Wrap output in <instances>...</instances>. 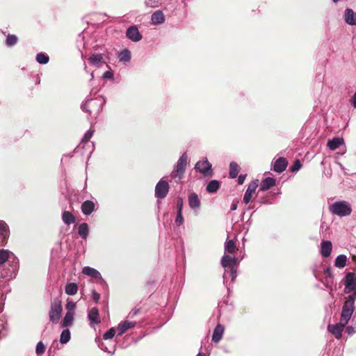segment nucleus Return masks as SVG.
Wrapping results in <instances>:
<instances>
[{"label": "nucleus", "mask_w": 356, "mask_h": 356, "mask_svg": "<svg viewBox=\"0 0 356 356\" xmlns=\"http://www.w3.org/2000/svg\"><path fill=\"white\" fill-rule=\"evenodd\" d=\"M329 211L340 217L349 216L352 212L350 204L346 201H337L329 206Z\"/></svg>", "instance_id": "f257e3e1"}, {"label": "nucleus", "mask_w": 356, "mask_h": 356, "mask_svg": "<svg viewBox=\"0 0 356 356\" xmlns=\"http://www.w3.org/2000/svg\"><path fill=\"white\" fill-rule=\"evenodd\" d=\"M356 298V293L354 294H352L349 296L346 300L345 301L343 307H342V312L341 315L340 319H341V321H346L348 323L350 317L352 316V314L354 312V304H355V300Z\"/></svg>", "instance_id": "f03ea898"}, {"label": "nucleus", "mask_w": 356, "mask_h": 356, "mask_svg": "<svg viewBox=\"0 0 356 356\" xmlns=\"http://www.w3.org/2000/svg\"><path fill=\"white\" fill-rule=\"evenodd\" d=\"M63 311L61 300L58 298H54L51 302L49 310V318L54 323H57L61 316Z\"/></svg>", "instance_id": "7ed1b4c3"}, {"label": "nucleus", "mask_w": 356, "mask_h": 356, "mask_svg": "<svg viewBox=\"0 0 356 356\" xmlns=\"http://www.w3.org/2000/svg\"><path fill=\"white\" fill-rule=\"evenodd\" d=\"M188 156L186 153L183 154L177 161L175 169L172 172V178L181 179L185 172L187 165Z\"/></svg>", "instance_id": "20e7f679"}, {"label": "nucleus", "mask_w": 356, "mask_h": 356, "mask_svg": "<svg viewBox=\"0 0 356 356\" xmlns=\"http://www.w3.org/2000/svg\"><path fill=\"white\" fill-rule=\"evenodd\" d=\"M169 188V184L166 181L160 180L155 187V196L159 199L165 197Z\"/></svg>", "instance_id": "39448f33"}, {"label": "nucleus", "mask_w": 356, "mask_h": 356, "mask_svg": "<svg viewBox=\"0 0 356 356\" xmlns=\"http://www.w3.org/2000/svg\"><path fill=\"white\" fill-rule=\"evenodd\" d=\"M347 322L346 321H341V319H340L339 323L334 324V325H328L327 330L330 332H331L334 337L339 339L342 337V332L345 327V326L347 325Z\"/></svg>", "instance_id": "423d86ee"}, {"label": "nucleus", "mask_w": 356, "mask_h": 356, "mask_svg": "<svg viewBox=\"0 0 356 356\" xmlns=\"http://www.w3.org/2000/svg\"><path fill=\"white\" fill-rule=\"evenodd\" d=\"M259 185V180L255 179L252 181L248 186V189L245 191V193L243 197V202L245 204H248L252 197L253 194L255 193V191Z\"/></svg>", "instance_id": "0eeeda50"}, {"label": "nucleus", "mask_w": 356, "mask_h": 356, "mask_svg": "<svg viewBox=\"0 0 356 356\" xmlns=\"http://www.w3.org/2000/svg\"><path fill=\"white\" fill-rule=\"evenodd\" d=\"M195 169L203 175L211 173V164L208 160L198 161L195 165Z\"/></svg>", "instance_id": "6e6552de"}, {"label": "nucleus", "mask_w": 356, "mask_h": 356, "mask_svg": "<svg viewBox=\"0 0 356 356\" xmlns=\"http://www.w3.org/2000/svg\"><path fill=\"white\" fill-rule=\"evenodd\" d=\"M126 35L134 42H138L142 39V35L136 26L129 27L127 30Z\"/></svg>", "instance_id": "1a4fd4ad"}, {"label": "nucleus", "mask_w": 356, "mask_h": 356, "mask_svg": "<svg viewBox=\"0 0 356 356\" xmlns=\"http://www.w3.org/2000/svg\"><path fill=\"white\" fill-rule=\"evenodd\" d=\"M287 165V160L284 157H280L274 162L273 170L276 172L281 173L286 170Z\"/></svg>", "instance_id": "9d476101"}, {"label": "nucleus", "mask_w": 356, "mask_h": 356, "mask_svg": "<svg viewBox=\"0 0 356 356\" xmlns=\"http://www.w3.org/2000/svg\"><path fill=\"white\" fill-rule=\"evenodd\" d=\"M136 323L134 321H124L118 324L117 330L118 331V335L122 336L128 330L135 327Z\"/></svg>", "instance_id": "9b49d317"}, {"label": "nucleus", "mask_w": 356, "mask_h": 356, "mask_svg": "<svg viewBox=\"0 0 356 356\" xmlns=\"http://www.w3.org/2000/svg\"><path fill=\"white\" fill-rule=\"evenodd\" d=\"M225 327L221 324H218L215 327L213 335H212V341L214 343H218L224 334Z\"/></svg>", "instance_id": "f8f14e48"}, {"label": "nucleus", "mask_w": 356, "mask_h": 356, "mask_svg": "<svg viewBox=\"0 0 356 356\" xmlns=\"http://www.w3.org/2000/svg\"><path fill=\"white\" fill-rule=\"evenodd\" d=\"M346 288L355 290L356 288V276L354 273H348L346 275Z\"/></svg>", "instance_id": "ddd939ff"}, {"label": "nucleus", "mask_w": 356, "mask_h": 356, "mask_svg": "<svg viewBox=\"0 0 356 356\" xmlns=\"http://www.w3.org/2000/svg\"><path fill=\"white\" fill-rule=\"evenodd\" d=\"M332 250V244L330 241H323L321 245V253L322 256L327 257L330 255Z\"/></svg>", "instance_id": "4468645a"}, {"label": "nucleus", "mask_w": 356, "mask_h": 356, "mask_svg": "<svg viewBox=\"0 0 356 356\" xmlns=\"http://www.w3.org/2000/svg\"><path fill=\"white\" fill-rule=\"evenodd\" d=\"M345 21L349 25H356V13L351 8H347L344 14Z\"/></svg>", "instance_id": "2eb2a0df"}, {"label": "nucleus", "mask_w": 356, "mask_h": 356, "mask_svg": "<svg viewBox=\"0 0 356 356\" xmlns=\"http://www.w3.org/2000/svg\"><path fill=\"white\" fill-rule=\"evenodd\" d=\"M95 203L91 200H86L81 204V211L84 215L88 216L95 210Z\"/></svg>", "instance_id": "dca6fc26"}, {"label": "nucleus", "mask_w": 356, "mask_h": 356, "mask_svg": "<svg viewBox=\"0 0 356 356\" xmlns=\"http://www.w3.org/2000/svg\"><path fill=\"white\" fill-rule=\"evenodd\" d=\"M88 60L91 65L97 67L105 63L103 59V56L100 54H92L90 56Z\"/></svg>", "instance_id": "f3484780"}, {"label": "nucleus", "mask_w": 356, "mask_h": 356, "mask_svg": "<svg viewBox=\"0 0 356 356\" xmlns=\"http://www.w3.org/2000/svg\"><path fill=\"white\" fill-rule=\"evenodd\" d=\"M275 185V179L273 177H266L261 183L260 190L265 191Z\"/></svg>", "instance_id": "a211bd4d"}, {"label": "nucleus", "mask_w": 356, "mask_h": 356, "mask_svg": "<svg viewBox=\"0 0 356 356\" xmlns=\"http://www.w3.org/2000/svg\"><path fill=\"white\" fill-rule=\"evenodd\" d=\"M99 310L97 307H92L88 313V318L91 323L98 324L100 323Z\"/></svg>", "instance_id": "6ab92c4d"}, {"label": "nucleus", "mask_w": 356, "mask_h": 356, "mask_svg": "<svg viewBox=\"0 0 356 356\" xmlns=\"http://www.w3.org/2000/svg\"><path fill=\"white\" fill-rule=\"evenodd\" d=\"M343 143V139L339 137L333 138L332 140H329L327 143V146L331 150H335Z\"/></svg>", "instance_id": "aec40b11"}, {"label": "nucleus", "mask_w": 356, "mask_h": 356, "mask_svg": "<svg viewBox=\"0 0 356 356\" xmlns=\"http://www.w3.org/2000/svg\"><path fill=\"white\" fill-rule=\"evenodd\" d=\"M188 204L192 209H197L200 206V200L197 195L195 193H191L188 197Z\"/></svg>", "instance_id": "412c9836"}, {"label": "nucleus", "mask_w": 356, "mask_h": 356, "mask_svg": "<svg viewBox=\"0 0 356 356\" xmlns=\"http://www.w3.org/2000/svg\"><path fill=\"white\" fill-rule=\"evenodd\" d=\"M82 273H83V274H84L86 275L90 276V277H94L96 279L101 277V274L98 270H97L96 269H95L93 268L89 267V266L84 267L82 270Z\"/></svg>", "instance_id": "4be33fe9"}, {"label": "nucleus", "mask_w": 356, "mask_h": 356, "mask_svg": "<svg viewBox=\"0 0 356 356\" xmlns=\"http://www.w3.org/2000/svg\"><path fill=\"white\" fill-rule=\"evenodd\" d=\"M74 320V312H67L64 318L62 321L63 327H70L72 325Z\"/></svg>", "instance_id": "5701e85b"}, {"label": "nucleus", "mask_w": 356, "mask_h": 356, "mask_svg": "<svg viewBox=\"0 0 356 356\" xmlns=\"http://www.w3.org/2000/svg\"><path fill=\"white\" fill-rule=\"evenodd\" d=\"M7 241L6 225L0 223V245H4Z\"/></svg>", "instance_id": "b1692460"}, {"label": "nucleus", "mask_w": 356, "mask_h": 356, "mask_svg": "<svg viewBox=\"0 0 356 356\" xmlns=\"http://www.w3.org/2000/svg\"><path fill=\"white\" fill-rule=\"evenodd\" d=\"M62 220L66 225H70L75 222V216L70 211H65L62 214Z\"/></svg>", "instance_id": "393cba45"}, {"label": "nucleus", "mask_w": 356, "mask_h": 356, "mask_svg": "<svg viewBox=\"0 0 356 356\" xmlns=\"http://www.w3.org/2000/svg\"><path fill=\"white\" fill-rule=\"evenodd\" d=\"M240 167L236 162H231L229 164V177L236 178L239 172Z\"/></svg>", "instance_id": "a878e982"}, {"label": "nucleus", "mask_w": 356, "mask_h": 356, "mask_svg": "<svg viewBox=\"0 0 356 356\" xmlns=\"http://www.w3.org/2000/svg\"><path fill=\"white\" fill-rule=\"evenodd\" d=\"M89 227L86 222L81 223L78 228L79 234L83 238L86 239L88 235Z\"/></svg>", "instance_id": "bb28decb"}, {"label": "nucleus", "mask_w": 356, "mask_h": 356, "mask_svg": "<svg viewBox=\"0 0 356 356\" xmlns=\"http://www.w3.org/2000/svg\"><path fill=\"white\" fill-rule=\"evenodd\" d=\"M164 15L161 10H157L152 15V20L154 24H161L164 22Z\"/></svg>", "instance_id": "cd10ccee"}, {"label": "nucleus", "mask_w": 356, "mask_h": 356, "mask_svg": "<svg viewBox=\"0 0 356 356\" xmlns=\"http://www.w3.org/2000/svg\"><path fill=\"white\" fill-rule=\"evenodd\" d=\"M65 293L70 296H74L77 293L78 286L76 283L71 282L65 286Z\"/></svg>", "instance_id": "c85d7f7f"}, {"label": "nucleus", "mask_w": 356, "mask_h": 356, "mask_svg": "<svg viewBox=\"0 0 356 356\" xmlns=\"http://www.w3.org/2000/svg\"><path fill=\"white\" fill-rule=\"evenodd\" d=\"M220 187V182L217 180L211 181L207 186V191L210 193L216 192Z\"/></svg>", "instance_id": "c756f323"}, {"label": "nucleus", "mask_w": 356, "mask_h": 356, "mask_svg": "<svg viewBox=\"0 0 356 356\" xmlns=\"http://www.w3.org/2000/svg\"><path fill=\"white\" fill-rule=\"evenodd\" d=\"M347 257L344 254L339 255L334 261V265L338 268H343L346 264Z\"/></svg>", "instance_id": "7c9ffc66"}, {"label": "nucleus", "mask_w": 356, "mask_h": 356, "mask_svg": "<svg viewBox=\"0 0 356 356\" xmlns=\"http://www.w3.org/2000/svg\"><path fill=\"white\" fill-rule=\"evenodd\" d=\"M236 259L228 255H224L221 260L222 266L225 268L231 266L235 262Z\"/></svg>", "instance_id": "2f4dec72"}, {"label": "nucleus", "mask_w": 356, "mask_h": 356, "mask_svg": "<svg viewBox=\"0 0 356 356\" xmlns=\"http://www.w3.org/2000/svg\"><path fill=\"white\" fill-rule=\"evenodd\" d=\"M225 251L228 253L233 254L236 250V243L233 240H229L225 245Z\"/></svg>", "instance_id": "473e14b6"}, {"label": "nucleus", "mask_w": 356, "mask_h": 356, "mask_svg": "<svg viewBox=\"0 0 356 356\" xmlns=\"http://www.w3.org/2000/svg\"><path fill=\"white\" fill-rule=\"evenodd\" d=\"M120 61L128 62L131 59V52L128 49L122 51L119 55Z\"/></svg>", "instance_id": "72a5a7b5"}, {"label": "nucleus", "mask_w": 356, "mask_h": 356, "mask_svg": "<svg viewBox=\"0 0 356 356\" xmlns=\"http://www.w3.org/2000/svg\"><path fill=\"white\" fill-rule=\"evenodd\" d=\"M70 339V332L68 329L64 330L60 337V342L61 343H67Z\"/></svg>", "instance_id": "f704fd0d"}, {"label": "nucleus", "mask_w": 356, "mask_h": 356, "mask_svg": "<svg viewBox=\"0 0 356 356\" xmlns=\"http://www.w3.org/2000/svg\"><path fill=\"white\" fill-rule=\"evenodd\" d=\"M18 38L15 35L8 34L6 40V44L8 47L13 46L17 43Z\"/></svg>", "instance_id": "c9c22d12"}, {"label": "nucleus", "mask_w": 356, "mask_h": 356, "mask_svg": "<svg viewBox=\"0 0 356 356\" xmlns=\"http://www.w3.org/2000/svg\"><path fill=\"white\" fill-rule=\"evenodd\" d=\"M10 257V251L4 249L0 250V266L3 264Z\"/></svg>", "instance_id": "e433bc0d"}, {"label": "nucleus", "mask_w": 356, "mask_h": 356, "mask_svg": "<svg viewBox=\"0 0 356 356\" xmlns=\"http://www.w3.org/2000/svg\"><path fill=\"white\" fill-rule=\"evenodd\" d=\"M49 58L47 55L40 53L36 56V60L40 64H46L49 62Z\"/></svg>", "instance_id": "4c0bfd02"}, {"label": "nucleus", "mask_w": 356, "mask_h": 356, "mask_svg": "<svg viewBox=\"0 0 356 356\" xmlns=\"http://www.w3.org/2000/svg\"><path fill=\"white\" fill-rule=\"evenodd\" d=\"M324 274L325 275V280L327 283L332 282L333 274L331 268L328 267L324 270Z\"/></svg>", "instance_id": "58836bf2"}, {"label": "nucleus", "mask_w": 356, "mask_h": 356, "mask_svg": "<svg viewBox=\"0 0 356 356\" xmlns=\"http://www.w3.org/2000/svg\"><path fill=\"white\" fill-rule=\"evenodd\" d=\"M115 334V329L114 327L110 328L106 332H105L103 335V339L105 340L112 339Z\"/></svg>", "instance_id": "ea45409f"}, {"label": "nucleus", "mask_w": 356, "mask_h": 356, "mask_svg": "<svg viewBox=\"0 0 356 356\" xmlns=\"http://www.w3.org/2000/svg\"><path fill=\"white\" fill-rule=\"evenodd\" d=\"M45 351V346L42 341L37 343L35 352L38 355H42Z\"/></svg>", "instance_id": "a19ab883"}, {"label": "nucleus", "mask_w": 356, "mask_h": 356, "mask_svg": "<svg viewBox=\"0 0 356 356\" xmlns=\"http://www.w3.org/2000/svg\"><path fill=\"white\" fill-rule=\"evenodd\" d=\"M302 164L300 160L297 159L294 161L293 164L290 167L291 172H296L300 169Z\"/></svg>", "instance_id": "79ce46f5"}, {"label": "nucleus", "mask_w": 356, "mask_h": 356, "mask_svg": "<svg viewBox=\"0 0 356 356\" xmlns=\"http://www.w3.org/2000/svg\"><path fill=\"white\" fill-rule=\"evenodd\" d=\"M92 134H93V131H91V130L88 131L85 134V135H84L81 142L82 143H87V142H88L90 140V139L91 138V137L92 136Z\"/></svg>", "instance_id": "37998d69"}, {"label": "nucleus", "mask_w": 356, "mask_h": 356, "mask_svg": "<svg viewBox=\"0 0 356 356\" xmlns=\"http://www.w3.org/2000/svg\"><path fill=\"white\" fill-rule=\"evenodd\" d=\"M183 200L181 197H178L177 200V213L182 212L183 209Z\"/></svg>", "instance_id": "c03bdc74"}, {"label": "nucleus", "mask_w": 356, "mask_h": 356, "mask_svg": "<svg viewBox=\"0 0 356 356\" xmlns=\"http://www.w3.org/2000/svg\"><path fill=\"white\" fill-rule=\"evenodd\" d=\"M175 222H176V224L177 225H181L183 223L184 218H183V216H182V212L177 213Z\"/></svg>", "instance_id": "a18cd8bd"}, {"label": "nucleus", "mask_w": 356, "mask_h": 356, "mask_svg": "<svg viewBox=\"0 0 356 356\" xmlns=\"http://www.w3.org/2000/svg\"><path fill=\"white\" fill-rule=\"evenodd\" d=\"M75 306L76 305L74 302L69 301L66 305V309H67V312H74Z\"/></svg>", "instance_id": "49530a36"}, {"label": "nucleus", "mask_w": 356, "mask_h": 356, "mask_svg": "<svg viewBox=\"0 0 356 356\" xmlns=\"http://www.w3.org/2000/svg\"><path fill=\"white\" fill-rule=\"evenodd\" d=\"M140 312V309H137V308H134L133 309L131 312L129 313V316H131V318L134 317L135 316H136Z\"/></svg>", "instance_id": "de8ad7c7"}, {"label": "nucleus", "mask_w": 356, "mask_h": 356, "mask_svg": "<svg viewBox=\"0 0 356 356\" xmlns=\"http://www.w3.org/2000/svg\"><path fill=\"white\" fill-rule=\"evenodd\" d=\"M246 177V175H240L238 177V183L241 185L243 184Z\"/></svg>", "instance_id": "09e8293b"}, {"label": "nucleus", "mask_w": 356, "mask_h": 356, "mask_svg": "<svg viewBox=\"0 0 356 356\" xmlns=\"http://www.w3.org/2000/svg\"><path fill=\"white\" fill-rule=\"evenodd\" d=\"M99 298H100V295L97 292L93 291L92 292V299H93V300L95 302H97L99 301Z\"/></svg>", "instance_id": "8fccbe9b"}, {"label": "nucleus", "mask_w": 356, "mask_h": 356, "mask_svg": "<svg viewBox=\"0 0 356 356\" xmlns=\"http://www.w3.org/2000/svg\"><path fill=\"white\" fill-rule=\"evenodd\" d=\"M350 102L354 106V108H356V92L353 95V97L350 99Z\"/></svg>", "instance_id": "3c124183"}, {"label": "nucleus", "mask_w": 356, "mask_h": 356, "mask_svg": "<svg viewBox=\"0 0 356 356\" xmlns=\"http://www.w3.org/2000/svg\"><path fill=\"white\" fill-rule=\"evenodd\" d=\"M346 331L349 333V334H351L353 332H354V329L353 327H348L347 329H346Z\"/></svg>", "instance_id": "603ef678"}, {"label": "nucleus", "mask_w": 356, "mask_h": 356, "mask_svg": "<svg viewBox=\"0 0 356 356\" xmlns=\"http://www.w3.org/2000/svg\"><path fill=\"white\" fill-rule=\"evenodd\" d=\"M104 76H105V77H108V78H109V77H111V72H106L104 74Z\"/></svg>", "instance_id": "864d4df0"}, {"label": "nucleus", "mask_w": 356, "mask_h": 356, "mask_svg": "<svg viewBox=\"0 0 356 356\" xmlns=\"http://www.w3.org/2000/svg\"><path fill=\"white\" fill-rule=\"evenodd\" d=\"M236 208H237V204H233L232 205L231 209H232V211H234V210H236Z\"/></svg>", "instance_id": "5fc2aeb1"}, {"label": "nucleus", "mask_w": 356, "mask_h": 356, "mask_svg": "<svg viewBox=\"0 0 356 356\" xmlns=\"http://www.w3.org/2000/svg\"><path fill=\"white\" fill-rule=\"evenodd\" d=\"M231 273H232L233 276H234V274L236 273V270L234 269V266H232V268H231Z\"/></svg>", "instance_id": "6e6d98bb"}, {"label": "nucleus", "mask_w": 356, "mask_h": 356, "mask_svg": "<svg viewBox=\"0 0 356 356\" xmlns=\"http://www.w3.org/2000/svg\"><path fill=\"white\" fill-rule=\"evenodd\" d=\"M196 356H204L203 353H198Z\"/></svg>", "instance_id": "4d7b16f0"}, {"label": "nucleus", "mask_w": 356, "mask_h": 356, "mask_svg": "<svg viewBox=\"0 0 356 356\" xmlns=\"http://www.w3.org/2000/svg\"><path fill=\"white\" fill-rule=\"evenodd\" d=\"M353 259L356 260V256H353Z\"/></svg>", "instance_id": "13d9d810"}]
</instances>
